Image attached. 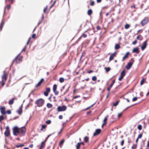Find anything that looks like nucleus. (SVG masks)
Instances as JSON below:
<instances>
[{"label":"nucleus","instance_id":"obj_22","mask_svg":"<svg viewBox=\"0 0 149 149\" xmlns=\"http://www.w3.org/2000/svg\"><path fill=\"white\" fill-rule=\"evenodd\" d=\"M24 146V145L23 144H18L16 145V146L17 148H18L19 147H22Z\"/></svg>","mask_w":149,"mask_h":149},{"label":"nucleus","instance_id":"obj_46","mask_svg":"<svg viewBox=\"0 0 149 149\" xmlns=\"http://www.w3.org/2000/svg\"><path fill=\"white\" fill-rule=\"evenodd\" d=\"M122 113H119V114H118V118H119L120 117V116H121L122 115Z\"/></svg>","mask_w":149,"mask_h":149},{"label":"nucleus","instance_id":"obj_6","mask_svg":"<svg viewBox=\"0 0 149 149\" xmlns=\"http://www.w3.org/2000/svg\"><path fill=\"white\" fill-rule=\"evenodd\" d=\"M125 75V71L124 70L120 73V76L118 78V80L120 81H121L122 79L124 77Z\"/></svg>","mask_w":149,"mask_h":149},{"label":"nucleus","instance_id":"obj_60","mask_svg":"<svg viewBox=\"0 0 149 149\" xmlns=\"http://www.w3.org/2000/svg\"><path fill=\"white\" fill-rule=\"evenodd\" d=\"M26 47V46H25V47L23 49H22V52L25 51V49Z\"/></svg>","mask_w":149,"mask_h":149},{"label":"nucleus","instance_id":"obj_53","mask_svg":"<svg viewBox=\"0 0 149 149\" xmlns=\"http://www.w3.org/2000/svg\"><path fill=\"white\" fill-rule=\"evenodd\" d=\"M97 30H99L101 29V28L99 26H97Z\"/></svg>","mask_w":149,"mask_h":149},{"label":"nucleus","instance_id":"obj_23","mask_svg":"<svg viewBox=\"0 0 149 149\" xmlns=\"http://www.w3.org/2000/svg\"><path fill=\"white\" fill-rule=\"evenodd\" d=\"M92 11L91 9H89L88 11V14L89 15H91L92 13Z\"/></svg>","mask_w":149,"mask_h":149},{"label":"nucleus","instance_id":"obj_2","mask_svg":"<svg viewBox=\"0 0 149 149\" xmlns=\"http://www.w3.org/2000/svg\"><path fill=\"white\" fill-rule=\"evenodd\" d=\"M67 109L65 105H63L62 106H58L57 108V111L60 112L64 111L66 110Z\"/></svg>","mask_w":149,"mask_h":149},{"label":"nucleus","instance_id":"obj_47","mask_svg":"<svg viewBox=\"0 0 149 149\" xmlns=\"http://www.w3.org/2000/svg\"><path fill=\"white\" fill-rule=\"evenodd\" d=\"M118 101L116 103H114L113 104V105L114 106H116L118 105Z\"/></svg>","mask_w":149,"mask_h":149},{"label":"nucleus","instance_id":"obj_49","mask_svg":"<svg viewBox=\"0 0 149 149\" xmlns=\"http://www.w3.org/2000/svg\"><path fill=\"white\" fill-rule=\"evenodd\" d=\"M137 42L136 40H135L132 42V44L133 45L136 44Z\"/></svg>","mask_w":149,"mask_h":149},{"label":"nucleus","instance_id":"obj_25","mask_svg":"<svg viewBox=\"0 0 149 149\" xmlns=\"http://www.w3.org/2000/svg\"><path fill=\"white\" fill-rule=\"evenodd\" d=\"M108 117V116H107L106 117H105L103 121H104V124H105L106 123V121H107V118Z\"/></svg>","mask_w":149,"mask_h":149},{"label":"nucleus","instance_id":"obj_4","mask_svg":"<svg viewBox=\"0 0 149 149\" xmlns=\"http://www.w3.org/2000/svg\"><path fill=\"white\" fill-rule=\"evenodd\" d=\"M13 134L15 136H17V134L19 133V130L17 127H15L13 129Z\"/></svg>","mask_w":149,"mask_h":149},{"label":"nucleus","instance_id":"obj_57","mask_svg":"<svg viewBox=\"0 0 149 149\" xmlns=\"http://www.w3.org/2000/svg\"><path fill=\"white\" fill-rule=\"evenodd\" d=\"M31 38H30H30H29V40H28V41H27V42L26 43V45H28V44H29V41H30V40Z\"/></svg>","mask_w":149,"mask_h":149},{"label":"nucleus","instance_id":"obj_40","mask_svg":"<svg viewBox=\"0 0 149 149\" xmlns=\"http://www.w3.org/2000/svg\"><path fill=\"white\" fill-rule=\"evenodd\" d=\"M137 97H134L133 98L132 100L133 101H135L137 100Z\"/></svg>","mask_w":149,"mask_h":149},{"label":"nucleus","instance_id":"obj_30","mask_svg":"<svg viewBox=\"0 0 149 149\" xmlns=\"http://www.w3.org/2000/svg\"><path fill=\"white\" fill-rule=\"evenodd\" d=\"M120 48V46L118 44H116V45L115 48V49H118Z\"/></svg>","mask_w":149,"mask_h":149},{"label":"nucleus","instance_id":"obj_11","mask_svg":"<svg viewBox=\"0 0 149 149\" xmlns=\"http://www.w3.org/2000/svg\"><path fill=\"white\" fill-rule=\"evenodd\" d=\"M0 110L1 113L2 114H6V112L5 111V108L4 107H2L0 108Z\"/></svg>","mask_w":149,"mask_h":149},{"label":"nucleus","instance_id":"obj_5","mask_svg":"<svg viewBox=\"0 0 149 149\" xmlns=\"http://www.w3.org/2000/svg\"><path fill=\"white\" fill-rule=\"evenodd\" d=\"M6 130L4 133V134L6 136H8L10 134L9 128L8 126H7L6 128Z\"/></svg>","mask_w":149,"mask_h":149},{"label":"nucleus","instance_id":"obj_45","mask_svg":"<svg viewBox=\"0 0 149 149\" xmlns=\"http://www.w3.org/2000/svg\"><path fill=\"white\" fill-rule=\"evenodd\" d=\"M46 91L48 93H49L50 91V89L49 88H47L46 89Z\"/></svg>","mask_w":149,"mask_h":149},{"label":"nucleus","instance_id":"obj_39","mask_svg":"<svg viewBox=\"0 0 149 149\" xmlns=\"http://www.w3.org/2000/svg\"><path fill=\"white\" fill-rule=\"evenodd\" d=\"M49 93L45 91L44 93V95L45 96H47L48 95Z\"/></svg>","mask_w":149,"mask_h":149},{"label":"nucleus","instance_id":"obj_3","mask_svg":"<svg viewBox=\"0 0 149 149\" xmlns=\"http://www.w3.org/2000/svg\"><path fill=\"white\" fill-rule=\"evenodd\" d=\"M149 21V19L147 18H145L142 20L141 22V23L143 26H144L147 24Z\"/></svg>","mask_w":149,"mask_h":149},{"label":"nucleus","instance_id":"obj_54","mask_svg":"<svg viewBox=\"0 0 149 149\" xmlns=\"http://www.w3.org/2000/svg\"><path fill=\"white\" fill-rule=\"evenodd\" d=\"M36 36V34H33L32 35V38H35Z\"/></svg>","mask_w":149,"mask_h":149},{"label":"nucleus","instance_id":"obj_37","mask_svg":"<svg viewBox=\"0 0 149 149\" xmlns=\"http://www.w3.org/2000/svg\"><path fill=\"white\" fill-rule=\"evenodd\" d=\"M51 121L50 120H48L47 121L46 123L47 124H49L51 123Z\"/></svg>","mask_w":149,"mask_h":149},{"label":"nucleus","instance_id":"obj_7","mask_svg":"<svg viewBox=\"0 0 149 149\" xmlns=\"http://www.w3.org/2000/svg\"><path fill=\"white\" fill-rule=\"evenodd\" d=\"M147 44V42L146 40L145 41L143 42V45L141 47V49L142 50H143L145 49L146 48Z\"/></svg>","mask_w":149,"mask_h":149},{"label":"nucleus","instance_id":"obj_41","mask_svg":"<svg viewBox=\"0 0 149 149\" xmlns=\"http://www.w3.org/2000/svg\"><path fill=\"white\" fill-rule=\"evenodd\" d=\"M46 127V126L45 125H43L42 126V128H41V130H42L43 129L45 128Z\"/></svg>","mask_w":149,"mask_h":149},{"label":"nucleus","instance_id":"obj_19","mask_svg":"<svg viewBox=\"0 0 149 149\" xmlns=\"http://www.w3.org/2000/svg\"><path fill=\"white\" fill-rule=\"evenodd\" d=\"M26 130L24 127H23L21 129V131L22 134L26 132Z\"/></svg>","mask_w":149,"mask_h":149},{"label":"nucleus","instance_id":"obj_55","mask_svg":"<svg viewBox=\"0 0 149 149\" xmlns=\"http://www.w3.org/2000/svg\"><path fill=\"white\" fill-rule=\"evenodd\" d=\"M124 140H123L121 142V146H123L124 143Z\"/></svg>","mask_w":149,"mask_h":149},{"label":"nucleus","instance_id":"obj_1","mask_svg":"<svg viewBox=\"0 0 149 149\" xmlns=\"http://www.w3.org/2000/svg\"><path fill=\"white\" fill-rule=\"evenodd\" d=\"M45 102V100L42 99H40L37 100L35 102V104L38 107H41L43 106Z\"/></svg>","mask_w":149,"mask_h":149},{"label":"nucleus","instance_id":"obj_21","mask_svg":"<svg viewBox=\"0 0 149 149\" xmlns=\"http://www.w3.org/2000/svg\"><path fill=\"white\" fill-rule=\"evenodd\" d=\"M47 106L48 108H52V107L53 106L52 104L48 103L47 104Z\"/></svg>","mask_w":149,"mask_h":149},{"label":"nucleus","instance_id":"obj_50","mask_svg":"<svg viewBox=\"0 0 149 149\" xmlns=\"http://www.w3.org/2000/svg\"><path fill=\"white\" fill-rule=\"evenodd\" d=\"M51 135V134H50L48 136V137H47L45 139V141H45H45L47 140L48 138Z\"/></svg>","mask_w":149,"mask_h":149},{"label":"nucleus","instance_id":"obj_44","mask_svg":"<svg viewBox=\"0 0 149 149\" xmlns=\"http://www.w3.org/2000/svg\"><path fill=\"white\" fill-rule=\"evenodd\" d=\"M82 36L84 37V38H85L87 37V35L86 34L83 33L82 35Z\"/></svg>","mask_w":149,"mask_h":149},{"label":"nucleus","instance_id":"obj_20","mask_svg":"<svg viewBox=\"0 0 149 149\" xmlns=\"http://www.w3.org/2000/svg\"><path fill=\"white\" fill-rule=\"evenodd\" d=\"M136 38L140 40H141L143 39V37L141 35H139L137 36Z\"/></svg>","mask_w":149,"mask_h":149},{"label":"nucleus","instance_id":"obj_8","mask_svg":"<svg viewBox=\"0 0 149 149\" xmlns=\"http://www.w3.org/2000/svg\"><path fill=\"white\" fill-rule=\"evenodd\" d=\"M116 53L115 52L111 54L109 58L110 61H111L113 59L114 57L116 56Z\"/></svg>","mask_w":149,"mask_h":149},{"label":"nucleus","instance_id":"obj_13","mask_svg":"<svg viewBox=\"0 0 149 149\" xmlns=\"http://www.w3.org/2000/svg\"><path fill=\"white\" fill-rule=\"evenodd\" d=\"M115 82V80H113L112 81L111 84L108 87L107 89V90L109 91H110L111 88L112 87L113 84Z\"/></svg>","mask_w":149,"mask_h":149},{"label":"nucleus","instance_id":"obj_28","mask_svg":"<svg viewBox=\"0 0 149 149\" xmlns=\"http://www.w3.org/2000/svg\"><path fill=\"white\" fill-rule=\"evenodd\" d=\"M81 145V143H78L76 146L77 149H79Z\"/></svg>","mask_w":149,"mask_h":149},{"label":"nucleus","instance_id":"obj_64","mask_svg":"<svg viewBox=\"0 0 149 149\" xmlns=\"http://www.w3.org/2000/svg\"><path fill=\"white\" fill-rule=\"evenodd\" d=\"M102 1V0H97V3H100Z\"/></svg>","mask_w":149,"mask_h":149},{"label":"nucleus","instance_id":"obj_33","mask_svg":"<svg viewBox=\"0 0 149 149\" xmlns=\"http://www.w3.org/2000/svg\"><path fill=\"white\" fill-rule=\"evenodd\" d=\"M104 69L107 72H109L110 70V68L109 67L105 68Z\"/></svg>","mask_w":149,"mask_h":149},{"label":"nucleus","instance_id":"obj_36","mask_svg":"<svg viewBox=\"0 0 149 149\" xmlns=\"http://www.w3.org/2000/svg\"><path fill=\"white\" fill-rule=\"evenodd\" d=\"M97 79V78H96V76H93V77H92V80L93 81H95Z\"/></svg>","mask_w":149,"mask_h":149},{"label":"nucleus","instance_id":"obj_29","mask_svg":"<svg viewBox=\"0 0 149 149\" xmlns=\"http://www.w3.org/2000/svg\"><path fill=\"white\" fill-rule=\"evenodd\" d=\"M64 79L63 77H61L59 79V81L61 83L63 82L64 81Z\"/></svg>","mask_w":149,"mask_h":149},{"label":"nucleus","instance_id":"obj_12","mask_svg":"<svg viewBox=\"0 0 149 149\" xmlns=\"http://www.w3.org/2000/svg\"><path fill=\"white\" fill-rule=\"evenodd\" d=\"M133 63H132L130 62L128 63L127 65L126 66V68L127 69H130L132 67Z\"/></svg>","mask_w":149,"mask_h":149},{"label":"nucleus","instance_id":"obj_62","mask_svg":"<svg viewBox=\"0 0 149 149\" xmlns=\"http://www.w3.org/2000/svg\"><path fill=\"white\" fill-rule=\"evenodd\" d=\"M79 97V96H75L74 97V98H76L77 97Z\"/></svg>","mask_w":149,"mask_h":149},{"label":"nucleus","instance_id":"obj_42","mask_svg":"<svg viewBox=\"0 0 149 149\" xmlns=\"http://www.w3.org/2000/svg\"><path fill=\"white\" fill-rule=\"evenodd\" d=\"M64 141V139L62 140L60 143L59 145L61 146V145L63 144V142Z\"/></svg>","mask_w":149,"mask_h":149},{"label":"nucleus","instance_id":"obj_16","mask_svg":"<svg viewBox=\"0 0 149 149\" xmlns=\"http://www.w3.org/2000/svg\"><path fill=\"white\" fill-rule=\"evenodd\" d=\"M15 99V98H13L12 99L10 100L9 101L8 104L9 105H12V104L13 102L14 101Z\"/></svg>","mask_w":149,"mask_h":149},{"label":"nucleus","instance_id":"obj_18","mask_svg":"<svg viewBox=\"0 0 149 149\" xmlns=\"http://www.w3.org/2000/svg\"><path fill=\"white\" fill-rule=\"evenodd\" d=\"M45 141H42L41 143V145L39 148V149H42L45 146Z\"/></svg>","mask_w":149,"mask_h":149},{"label":"nucleus","instance_id":"obj_52","mask_svg":"<svg viewBox=\"0 0 149 149\" xmlns=\"http://www.w3.org/2000/svg\"><path fill=\"white\" fill-rule=\"evenodd\" d=\"M94 4V2L93 1H92L91 3V6H93Z\"/></svg>","mask_w":149,"mask_h":149},{"label":"nucleus","instance_id":"obj_26","mask_svg":"<svg viewBox=\"0 0 149 149\" xmlns=\"http://www.w3.org/2000/svg\"><path fill=\"white\" fill-rule=\"evenodd\" d=\"M89 140V138L87 136H86L84 138V141L86 143H87Z\"/></svg>","mask_w":149,"mask_h":149},{"label":"nucleus","instance_id":"obj_59","mask_svg":"<svg viewBox=\"0 0 149 149\" xmlns=\"http://www.w3.org/2000/svg\"><path fill=\"white\" fill-rule=\"evenodd\" d=\"M47 7H46L45 8L44 10H43V12H44L45 13L46 11V10H47Z\"/></svg>","mask_w":149,"mask_h":149},{"label":"nucleus","instance_id":"obj_31","mask_svg":"<svg viewBox=\"0 0 149 149\" xmlns=\"http://www.w3.org/2000/svg\"><path fill=\"white\" fill-rule=\"evenodd\" d=\"M130 27V25L128 24H126L125 26V29H127L129 28Z\"/></svg>","mask_w":149,"mask_h":149},{"label":"nucleus","instance_id":"obj_14","mask_svg":"<svg viewBox=\"0 0 149 149\" xmlns=\"http://www.w3.org/2000/svg\"><path fill=\"white\" fill-rule=\"evenodd\" d=\"M133 53H136V54H139V49L138 47L134 48L132 50Z\"/></svg>","mask_w":149,"mask_h":149},{"label":"nucleus","instance_id":"obj_15","mask_svg":"<svg viewBox=\"0 0 149 149\" xmlns=\"http://www.w3.org/2000/svg\"><path fill=\"white\" fill-rule=\"evenodd\" d=\"M4 74L2 77V81H6L7 79V75L5 73V71H4Z\"/></svg>","mask_w":149,"mask_h":149},{"label":"nucleus","instance_id":"obj_58","mask_svg":"<svg viewBox=\"0 0 149 149\" xmlns=\"http://www.w3.org/2000/svg\"><path fill=\"white\" fill-rule=\"evenodd\" d=\"M94 104H93L90 107H89L87 108V109H86V110H87V109H89L90 108H91V107H92L93 105H94Z\"/></svg>","mask_w":149,"mask_h":149},{"label":"nucleus","instance_id":"obj_61","mask_svg":"<svg viewBox=\"0 0 149 149\" xmlns=\"http://www.w3.org/2000/svg\"><path fill=\"white\" fill-rule=\"evenodd\" d=\"M147 146L148 147V148H149V140L148 142Z\"/></svg>","mask_w":149,"mask_h":149},{"label":"nucleus","instance_id":"obj_35","mask_svg":"<svg viewBox=\"0 0 149 149\" xmlns=\"http://www.w3.org/2000/svg\"><path fill=\"white\" fill-rule=\"evenodd\" d=\"M137 128L139 130H141L142 129V126L140 125H139L137 127Z\"/></svg>","mask_w":149,"mask_h":149},{"label":"nucleus","instance_id":"obj_10","mask_svg":"<svg viewBox=\"0 0 149 149\" xmlns=\"http://www.w3.org/2000/svg\"><path fill=\"white\" fill-rule=\"evenodd\" d=\"M44 81V79L43 78H42L40 81L38 83V84H36V87H37L40 86L42 83Z\"/></svg>","mask_w":149,"mask_h":149},{"label":"nucleus","instance_id":"obj_63","mask_svg":"<svg viewBox=\"0 0 149 149\" xmlns=\"http://www.w3.org/2000/svg\"><path fill=\"white\" fill-rule=\"evenodd\" d=\"M63 129H61L60 131L58 133V134H59L62 132Z\"/></svg>","mask_w":149,"mask_h":149},{"label":"nucleus","instance_id":"obj_27","mask_svg":"<svg viewBox=\"0 0 149 149\" xmlns=\"http://www.w3.org/2000/svg\"><path fill=\"white\" fill-rule=\"evenodd\" d=\"M57 89V86L56 84H54L53 86V91H55Z\"/></svg>","mask_w":149,"mask_h":149},{"label":"nucleus","instance_id":"obj_56","mask_svg":"<svg viewBox=\"0 0 149 149\" xmlns=\"http://www.w3.org/2000/svg\"><path fill=\"white\" fill-rule=\"evenodd\" d=\"M59 118L60 119H62L63 118V116L62 115H60L58 116Z\"/></svg>","mask_w":149,"mask_h":149},{"label":"nucleus","instance_id":"obj_9","mask_svg":"<svg viewBox=\"0 0 149 149\" xmlns=\"http://www.w3.org/2000/svg\"><path fill=\"white\" fill-rule=\"evenodd\" d=\"M101 130L100 129H97L95 131V132L93 134L94 136H95L99 134L101 132Z\"/></svg>","mask_w":149,"mask_h":149},{"label":"nucleus","instance_id":"obj_43","mask_svg":"<svg viewBox=\"0 0 149 149\" xmlns=\"http://www.w3.org/2000/svg\"><path fill=\"white\" fill-rule=\"evenodd\" d=\"M142 136V134H140L139 135L137 138H138V139H141V138Z\"/></svg>","mask_w":149,"mask_h":149},{"label":"nucleus","instance_id":"obj_51","mask_svg":"<svg viewBox=\"0 0 149 149\" xmlns=\"http://www.w3.org/2000/svg\"><path fill=\"white\" fill-rule=\"evenodd\" d=\"M7 113L8 114H10L11 113V112L10 110H8L7 111Z\"/></svg>","mask_w":149,"mask_h":149},{"label":"nucleus","instance_id":"obj_17","mask_svg":"<svg viewBox=\"0 0 149 149\" xmlns=\"http://www.w3.org/2000/svg\"><path fill=\"white\" fill-rule=\"evenodd\" d=\"M129 52H127L126 54L123 57L122 61H123L125 58L128 57V56L129 54Z\"/></svg>","mask_w":149,"mask_h":149},{"label":"nucleus","instance_id":"obj_48","mask_svg":"<svg viewBox=\"0 0 149 149\" xmlns=\"http://www.w3.org/2000/svg\"><path fill=\"white\" fill-rule=\"evenodd\" d=\"M54 93V94L56 95H57L58 93V91H53Z\"/></svg>","mask_w":149,"mask_h":149},{"label":"nucleus","instance_id":"obj_38","mask_svg":"<svg viewBox=\"0 0 149 149\" xmlns=\"http://www.w3.org/2000/svg\"><path fill=\"white\" fill-rule=\"evenodd\" d=\"M4 119V117L3 116H0V121Z\"/></svg>","mask_w":149,"mask_h":149},{"label":"nucleus","instance_id":"obj_32","mask_svg":"<svg viewBox=\"0 0 149 149\" xmlns=\"http://www.w3.org/2000/svg\"><path fill=\"white\" fill-rule=\"evenodd\" d=\"M145 81V79H143L141 81L140 83V84L141 85H142L144 84V82Z\"/></svg>","mask_w":149,"mask_h":149},{"label":"nucleus","instance_id":"obj_34","mask_svg":"<svg viewBox=\"0 0 149 149\" xmlns=\"http://www.w3.org/2000/svg\"><path fill=\"white\" fill-rule=\"evenodd\" d=\"M17 112L19 114H21L22 113V111L19 109L17 110Z\"/></svg>","mask_w":149,"mask_h":149},{"label":"nucleus","instance_id":"obj_24","mask_svg":"<svg viewBox=\"0 0 149 149\" xmlns=\"http://www.w3.org/2000/svg\"><path fill=\"white\" fill-rule=\"evenodd\" d=\"M4 24V22L2 21H1L0 24V29L1 30L2 29L3 25Z\"/></svg>","mask_w":149,"mask_h":149}]
</instances>
